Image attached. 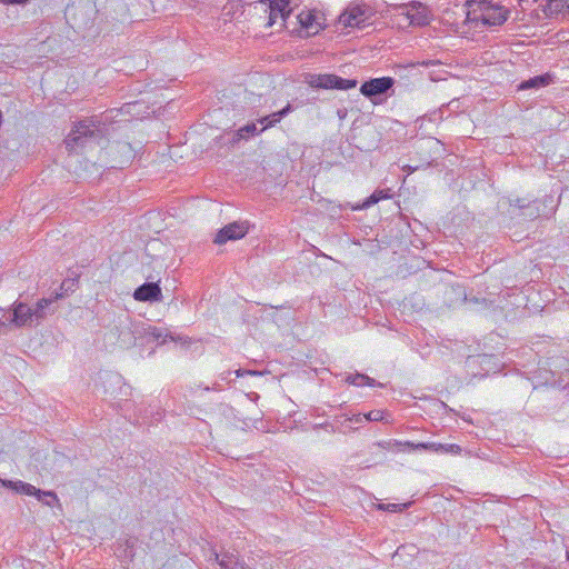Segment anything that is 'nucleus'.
<instances>
[{
	"mask_svg": "<svg viewBox=\"0 0 569 569\" xmlns=\"http://www.w3.org/2000/svg\"><path fill=\"white\" fill-rule=\"evenodd\" d=\"M290 0H269L268 8H273L278 12L291 13L289 8Z\"/></svg>",
	"mask_w": 569,
	"mask_h": 569,
	"instance_id": "21",
	"label": "nucleus"
},
{
	"mask_svg": "<svg viewBox=\"0 0 569 569\" xmlns=\"http://www.w3.org/2000/svg\"><path fill=\"white\" fill-rule=\"evenodd\" d=\"M133 298L138 301H158L161 299V287H138Z\"/></svg>",
	"mask_w": 569,
	"mask_h": 569,
	"instance_id": "14",
	"label": "nucleus"
},
{
	"mask_svg": "<svg viewBox=\"0 0 569 569\" xmlns=\"http://www.w3.org/2000/svg\"><path fill=\"white\" fill-rule=\"evenodd\" d=\"M371 9L361 3H350L347 9L340 14L339 22L345 27L365 28L370 24Z\"/></svg>",
	"mask_w": 569,
	"mask_h": 569,
	"instance_id": "4",
	"label": "nucleus"
},
{
	"mask_svg": "<svg viewBox=\"0 0 569 569\" xmlns=\"http://www.w3.org/2000/svg\"><path fill=\"white\" fill-rule=\"evenodd\" d=\"M293 108L291 103H287L284 108L281 110L273 112L269 116L262 117L258 120L262 124V128L260 129V132L263 130L271 128L276 126L278 122H280L284 117H287L290 112H292Z\"/></svg>",
	"mask_w": 569,
	"mask_h": 569,
	"instance_id": "13",
	"label": "nucleus"
},
{
	"mask_svg": "<svg viewBox=\"0 0 569 569\" xmlns=\"http://www.w3.org/2000/svg\"><path fill=\"white\" fill-rule=\"evenodd\" d=\"M398 446H405L411 449H423V450H431L435 452H443V453H451V455H459L461 452V448L458 445L451 443V445H442L438 442H419L413 443L410 441L406 442H396Z\"/></svg>",
	"mask_w": 569,
	"mask_h": 569,
	"instance_id": "10",
	"label": "nucleus"
},
{
	"mask_svg": "<svg viewBox=\"0 0 569 569\" xmlns=\"http://www.w3.org/2000/svg\"><path fill=\"white\" fill-rule=\"evenodd\" d=\"M567 559L569 560V551H568V553H567Z\"/></svg>",
	"mask_w": 569,
	"mask_h": 569,
	"instance_id": "32",
	"label": "nucleus"
},
{
	"mask_svg": "<svg viewBox=\"0 0 569 569\" xmlns=\"http://www.w3.org/2000/svg\"><path fill=\"white\" fill-rule=\"evenodd\" d=\"M248 221H234L221 228L217 232L213 242L217 244H224L228 241L239 240L242 239L248 233Z\"/></svg>",
	"mask_w": 569,
	"mask_h": 569,
	"instance_id": "7",
	"label": "nucleus"
},
{
	"mask_svg": "<svg viewBox=\"0 0 569 569\" xmlns=\"http://www.w3.org/2000/svg\"><path fill=\"white\" fill-rule=\"evenodd\" d=\"M466 21H481L488 26H500L508 18V11L502 8L490 7L486 1L467 0L461 7Z\"/></svg>",
	"mask_w": 569,
	"mask_h": 569,
	"instance_id": "2",
	"label": "nucleus"
},
{
	"mask_svg": "<svg viewBox=\"0 0 569 569\" xmlns=\"http://www.w3.org/2000/svg\"><path fill=\"white\" fill-rule=\"evenodd\" d=\"M104 137V128L100 121L94 119H86L79 121L64 140L66 148L69 152H74L79 147H83L87 141L93 140L99 142Z\"/></svg>",
	"mask_w": 569,
	"mask_h": 569,
	"instance_id": "3",
	"label": "nucleus"
},
{
	"mask_svg": "<svg viewBox=\"0 0 569 569\" xmlns=\"http://www.w3.org/2000/svg\"><path fill=\"white\" fill-rule=\"evenodd\" d=\"M137 333L141 335L147 339L148 342L156 341L163 343L166 342L167 333L161 328H157L153 326L142 327L141 330H137Z\"/></svg>",
	"mask_w": 569,
	"mask_h": 569,
	"instance_id": "16",
	"label": "nucleus"
},
{
	"mask_svg": "<svg viewBox=\"0 0 569 569\" xmlns=\"http://www.w3.org/2000/svg\"><path fill=\"white\" fill-rule=\"evenodd\" d=\"M365 419L369 421H379L382 419V412L379 410L370 411L368 415L365 416Z\"/></svg>",
	"mask_w": 569,
	"mask_h": 569,
	"instance_id": "25",
	"label": "nucleus"
},
{
	"mask_svg": "<svg viewBox=\"0 0 569 569\" xmlns=\"http://www.w3.org/2000/svg\"><path fill=\"white\" fill-rule=\"evenodd\" d=\"M468 287H450L446 293L445 298L449 305V307L455 308L459 306H486L487 299L485 297H478L472 293V289L468 292Z\"/></svg>",
	"mask_w": 569,
	"mask_h": 569,
	"instance_id": "5",
	"label": "nucleus"
},
{
	"mask_svg": "<svg viewBox=\"0 0 569 569\" xmlns=\"http://www.w3.org/2000/svg\"><path fill=\"white\" fill-rule=\"evenodd\" d=\"M266 12H268V22H267V27H272L278 19H281L282 22L286 21V19L289 17L288 13L286 12H278L276 10H273V8H266Z\"/></svg>",
	"mask_w": 569,
	"mask_h": 569,
	"instance_id": "19",
	"label": "nucleus"
},
{
	"mask_svg": "<svg viewBox=\"0 0 569 569\" xmlns=\"http://www.w3.org/2000/svg\"><path fill=\"white\" fill-rule=\"evenodd\" d=\"M238 132H239V136L241 138H244V137H247L249 134L253 136L256 133H259L260 130L257 129V124L256 123H248L244 127L240 128Z\"/></svg>",
	"mask_w": 569,
	"mask_h": 569,
	"instance_id": "23",
	"label": "nucleus"
},
{
	"mask_svg": "<svg viewBox=\"0 0 569 569\" xmlns=\"http://www.w3.org/2000/svg\"><path fill=\"white\" fill-rule=\"evenodd\" d=\"M346 382L352 386L362 387V386H376V381L362 373L350 375L346 378Z\"/></svg>",
	"mask_w": 569,
	"mask_h": 569,
	"instance_id": "18",
	"label": "nucleus"
},
{
	"mask_svg": "<svg viewBox=\"0 0 569 569\" xmlns=\"http://www.w3.org/2000/svg\"><path fill=\"white\" fill-rule=\"evenodd\" d=\"M355 79H343L336 74H315L311 76L309 84L320 89L349 90L357 87Z\"/></svg>",
	"mask_w": 569,
	"mask_h": 569,
	"instance_id": "6",
	"label": "nucleus"
},
{
	"mask_svg": "<svg viewBox=\"0 0 569 569\" xmlns=\"http://www.w3.org/2000/svg\"><path fill=\"white\" fill-rule=\"evenodd\" d=\"M41 501H43L47 506H50V507H51V506L53 505V502H58L59 500H58V499H57V500H52V498H49V497H42V500H41Z\"/></svg>",
	"mask_w": 569,
	"mask_h": 569,
	"instance_id": "28",
	"label": "nucleus"
},
{
	"mask_svg": "<svg viewBox=\"0 0 569 569\" xmlns=\"http://www.w3.org/2000/svg\"><path fill=\"white\" fill-rule=\"evenodd\" d=\"M409 506H410V503H403V505L388 503L386 506V510L391 511V512H400V511L405 510L406 508H408Z\"/></svg>",
	"mask_w": 569,
	"mask_h": 569,
	"instance_id": "24",
	"label": "nucleus"
},
{
	"mask_svg": "<svg viewBox=\"0 0 569 569\" xmlns=\"http://www.w3.org/2000/svg\"><path fill=\"white\" fill-rule=\"evenodd\" d=\"M552 81V77L549 73L536 76L528 80L522 81L519 86V90L539 89L547 87Z\"/></svg>",
	"mask_w": 569,
	"mask_h": 569,
	"instance_id": "15",
	"label": "nucleus"
},
{
	"mask_svg": "<svg viewBox=\"0 0 569 569\" xmlns=\"http://www.w3.org/2000/svg\"><path fill=\"white\" fill-rule=\"evenodd\" d=\"M4 486L13 489L19 493H23L27 496H36L39 500H42V497L52 498V500H57V495L52 491H42L34 486L23 482V481H4Z\"/></svg>",
	"mask_w": 569,
	"mask_h": 569,
	"instance_id": "11",
	"label": "nucleus"
},
{
	"mask_svg": "<svg viewBox=\"0 0 569 569\" xmlns=\"http://www.w3.org/2000/svg\"><path fill=\"white\" fill-rule=\"evenodd\" d=\"M387 193L385 191H375L370 197H368L362 204L360 206L361 209H367L376 203H378L381 199L387 198Z\"/></svg>",
	"mask_w": 569,
	"mask_h": 569,
	"instance_id": "20",
	"label": "nucleus"
},
{
	"mask_svg": "<svg viewBox=\"0 0 569 569\" xmlns=\"http://www.w3.org/2000/svg\"><path fill=\"white\" fill-rule=\"evenodd\" d=\"M160 283V279L158 280H152V279H147L142 284H148V286H151V284H159Z\"/></svg>",
	"mask_w": 569,
	"mask_h": 569,
	"instance_id": "29",
	"label": "nucleus"
},
{
	"mask_svg": "<svg viewBox=\"0 0 569 569\" xmlns=\"http://www.w3.org/2000/svg\"><path fill=\"white\" fill-rule=\"evenodd\" d=\"M246 375H248V376H260L261 372L256 371V370H242V369L236 370V376L237 377H243Z\"/></svg>",
	"mask_w": 569,
	"mask_h": 569,
	"instance_id": "26",
	"label": "nucleus"
},
{
	"mask_svg": "<svg viewBox=\"0 0 569 569\" xmlns=\"http://www.w3.org/2000/svg\"><path fill=\"white\" fill-rule=\"evenodd\" d=\"M62 297L63 293H54V296L38 300L34 305L16 302L7 320H0V333H7L12 327H31L34 322L38 323L54 311L53 303Z\"/></svg>",
	"mask_w": 569,
	"mask_h": 569,
	"instance_id": "1",
	"label": "nucleus"
},
{
	"mask_svg": "<svg viewBox=\"0 0 569 569\" xmlns=\"http://www.w3.org/2000/svg\"><path fill=\"white\" fill-rule=\"evenodd\" d=\"M511 206H512V207H516V208H519V209H529V210H531V211L528 213V216H529V217H531V218H533V217H537V216H538L537 208L531 209V207H530L529 204H526V203H525V200H522V199L517 198L516 200H513V201L511 202Z\"/></svg>",
	"mask_w": 569,
	"mask_h": 569,
	"instance_id": "22",
	"label": "nucleus"
},
{
	"mask_svg": "<svg viewBox=\"0 0 569 569\" xmlns=\"http://www.w3.org/2000/svg\"><path fill=\"white\" fill-rule=\"evenodd\" d=\"M298 20L308 34H316L321 29L319 18L311 11H301L298 14Z\"/></svg>",
	"mask_w": 569,
	"mask_h": 569,
	"instance_id": "12",
	"label": "nucleus"
},
{
	"mask_svg": "<svg viewBox=\"0 0 569 569\" xmlns=\"http://www.w3.org/2000/svg\"><path fill=\"white\" fill-rule=\"evenodd\" d=\"M395 83L390 77L375 78L366 81L360 87V92L368 98L386 93Z\"/></svg>",
	"mask_w": 569,
	"mask_h": 569,
	"instance_id": "8",
	"label": "nucleus"
},
{
	"mask_svg": "<svg viewBox=\"0 0 569 569\" xmlns=\"http://www.w3.org/2000/svg\"><path fill=\"white\" fill-rule=\"evenodd\" d=\"M416 170V168H409V172H413Z\"/></svg>",
	"mask_w": 569,
	"mask_h": 569,
	"instance_id": "31",
	"label": "nucleus"
},
{
	"mask_svg": "<svg viewBox=\"0 0 569 569\" xmlns=\"http://www.w3.org/2000/svg\"><path fill=\"white\" fill-rule=\"evenodd\" d=\"M401 8L405 10L410 24L412 26H427L430 22L428 9L420 2H412L409 4H402Z\"/></svg>",
	"mask_w": 569,
	"mask_h": 569,
	"instance_id": "9",
	"label": "nucleus"
},
{
	"mask_svg": "<svg viewBox=\"0 0 569 569\" xmlns=\"http://www.w3.org/2000/svg\"><path fill=\"white\" fill-rule=\"evenodd\" d=\"M565 4L567 6L568 10H569V0H553L551 1L550 6H555V8H559L560 6L561 7H565Z\"/></svg>",
	"mask_w": 569,
	"mask_h": 569,
	"instance_id": "27",
	"label": "nucleus"
},
{
	"mask_svg": "<svg viewBox=\"0 0 569 569\" xmlns=\"http://www.w3.org/2000/svg\"><path fill=\"white\" fill-rule=\"evenodd\" d=\"M216 559L219 560L221 569H251L247 563L240 561L238 556L233 553H226L221 559L216 555Z\"/></svg>",
	"mask_w": 569,
	"mask_h": 569,
	"instance_id": "17",
	"label": "nucleus"
},
{
	"mask_svg": "<svg viewBox=\"0 0 569 569\" xmlns=\"http://www.w3.org/2000/svg\"><path fill=\"white\" fill-rule=\"evenodd\" d=\"M386 506H387V505H379V506H378V508H379L380 510H386Z\"/></svg>",
	"mask_w": 569,
	"mask_h": 569,
	"instance_id": "30",
	"label": "nucleus"
}]
</instances>
